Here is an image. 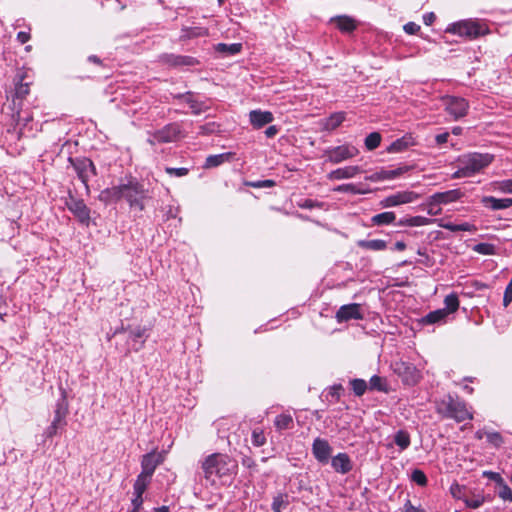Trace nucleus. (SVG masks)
<instances>
[{"label":"nucleus","instance_id":"f257e3e1","mask_svg":"<svg viewBox=\"0 0 512 512\" xmlns=\"http://www.w3.org/2000/svg\"><path fill=\"white\" fill-rule=\"evenodd\" d=\"M204 477L211 483L234 473L236 463L228 455L215 453L209 455L202 464Z\"/></svg>","mask_w":512,"mask_h":512},{"label":"nucleus","instance_id":"f03ea898","mask_svg":"<svg viewBox=\"0 0 512 512\" xmlns=\"http://www.w3.org/2000/svg\"><path fill=\"white\" fill-rule=\"evenodd\" d=\"M493 161L491 154L468 153L457 159V170L452 174L453 179L466 178L475 175Z\"/></svg>","mask_w":512,"mask_h":512},{"label":"nucleus","instance_id":"7ed1b4c3","mask_svg":"<svg viewBox=\"0 0 512 512\" xmlns=\"http://www.w3.org/2000/svg\"><path fill=\"white\" fill-rule=\"evenodd\" d=\"M436 411L443 417L454 419L456 422H463L473 418L466 404L463 401L454 399L451 395H448L437 403Z\"/></svg>","mask_w":512,"mask_h":512},{"label":"nucleus","instance_id":"20e7f679","mask_svg":"<svg viewBox=\"0 0 512 512\" xmlns=\"http://www.w3.org/2000/svg\"><path fill=\"white\" fill-rule=\"evenodd\" d=\"M446 33L475 39L489 33V28L485 22L478 19H465L453 22L448 25Z\"/></svg>","mask_w":512,"mask_h":512},{"label":"nucleus","instance_id":"39448f33","mask_svg":"<svg viewBox=\"0 0 512 512\" xmlns=\"http://www.w3.org/2000/svg\"><path fill=\"white\" fill-rule=\"evenodd\" d=\"M122 199H125L130 207H136L139 210L144 209V200L147 198V190L136 179L131 178L127 182L121 183Z\"/></svg>","mask_w":512,"mask_h":512},{"label":"nucleus","instance_id":"423d86ee","mask_svg":"<svg viewBox=\"0 0 512 512\" xmlns=\"http://www.w3.org/2000/svg\"><path fill=\"white\" fill-rule=\"evenodd\" d=\"M180 137H181L180 125L177 123H170L153 133H149L147 142L151 146H154L156 144L175 142Z\"/></svg>","mask_w":512,"mask_h":512},{"label":"nucleus","instance_id":"0eeeda50","mask_svg":"<svg viewBox=\"0 0 512 512\" xmlns=\"http://www.w3.org/2000/svg\"><path fill=\"white\" fill-rule=\"evenodd\" d=\"M445 111L453 118L458 120L464 117L469 109L466 99L458 96L446 95L441 98Z\"/></svg>","mask_w":512,"mask_h":512},{"label":"nucleus","instance_id":"6e6552de","mask_svg":"<svg viewBox=\"0 0 512 512\" xmlns=\"http://www.w3.org/2000/svg\"><path fill=\"white\" fill-rule=\"evenodd\" d=\"M359 153V150L351 145L344 144L337 147L329 148L325 151V155L327 156V161L338 164L345 160L354 158Z\"/></svg>","mask_w":512,"mask_h":512},{"label":"nucleus","instance_id":"1a4fd4ad","mask_svg":"<svg viewBox=\"0 0 512 512\" xmlns=\"http://www.w3.org/2000/svg\"><path fill=\"white\" fill-rule=\"evenodd\" d=\"M78 178L85 185L86 190H89L88 181L92 175L95 174V166L88 158H69Z\"/></svg>","mask_w":512,"mask_h":512},{"label":"nucleus","instance_id":"9d476101","mask_svg":"<svg viewBox=\"0 0 512 512\" xmlns=\"http://www.w3.org/2000/svg\"><path fill=\"white\" fill-rule=\"evenodd\" d=\"M419 197V194L414 191H399L395 194L383 198L380 201V206L383 208L396 207L399 205L412 203Z\"/></svg>","mask_w":512,"mask_h":512},{"label":"nucleus","instance_id":"9b49d317","mask_svg":"<svg viewBox=\"0 0 512 512\" xmlns=\"http://www.w3.org/2000/svg\"><path fill=\"white\" fill-rule=\"evenodd\" d=\"M164 453L153 450L142 456L141 459V473L142 475L152 478L156 468L163 463Z\"/></svg>","mask_w":512,"mask_h":512},{"label":"nucleus","instance_id":"f8f14e48","mask_svg":"<svg viewBox=\"0 0 512 512\" xmlns=\"http://www.w3.org/2000/svg\"><path fill=\"white\" fill-rule=\"evenodd\" d=\"M394 370L396 373H398L399 376L403 378V381L407 384H416L421 377L420 372L415 367V365L408 362H396L394 365Z\"/></svg>","mask_w":512,"mask_h":512},{"label":"nucleus","instance_id":"ddd939ff","mask_svg":"<svg viewBox=\"0 0 512 512\" xmlns=\"http://www.w3.org/2000/svg\"><path fill=\"white\" fill-rule=\"evenodd\" d=\"M312 454L321 464H327L332 454V447L329 442L323 438H316L312 443Z\"/></svg>","mask_w":512,"mask_h":512},{"label":"nucleus","instance_id":"4468645a","mask_svg":"<svg viewBox=\"0 0 512 512\" xmlns=\"http://www.w3.org/2000/svg\"><path fill=\"white\" fill-rule=\"evenodd\" d=\"M67 207L71 213L79 220L83 225L89 226L90 223V209L84 203L83 200L71 198L67 202Z\"/></svg>","mask_w":512,"mask_h":512},{"label":"nucleus","instance_id":"2eb2a0df","mask_svg":"<svg viewBox=\"0 0 512 512\" xmlns=\"http://www.w3.org/2000/svg\"><path fill=\"white\" fill-rule=\"evenodd\" d=\"M335 318L338 323L347 322L352 319L361 320L363 319L361 305L357 303L342 305L336 312Z\"/></svg>","mask_w":512,"mask_h":512},{"label":"nucleus","instance_id":"dca6fc26","mask_svg":"<svg viewBox=\"0 0 512 512\" xmlns=\"http://www.w3.org/2000/svg\"><path fill=\"white\" fill-rule=\"evenodd\" d=\"M331 466L335 472L340 474H347L353 468L352 461L347 453H338L332 457Z\"/></svg>","mask_w":512,"mask_h":512},{"label":"nucleus","instance_id":"f3484780","mask_svg":"<svg viewBox=\"0 0 512 512\" xmlns=\"http://www.w3.org/2000/svg\"><path fill=\"white\" fill-rule=\"evenodd\" d=\"M249 120L253 128L260 129L270 124L274 120V116L270 111L252 110L249 113Z\"/></svg>","mask_w":512,"mask_h":512},{"label":"nucleus","instance_id":"a211bd4d","mask_svg":"<svg viewBox=\"0 0 512 512\" xmlns=\"http://www.w3.org/2000/svg\"><path fill=\"white\" fill-rule=\"evenodd\" d=\"M121 183L119 185L106 188L102 190L99 195L98 199L105 205H110L113 203H117L120 200H122V193H121Z\"/></svg>","mask_w":512,"mask_h":512},{"label":"nucleus","instance_id":"6ab92c4d","mask_svg":"<svg viewBox=\"0 0 512 512\" xmlns=\"http://www.w3.org/2000/svg\"><path fill=\"white\" fill-rule=\"evenodd\" d=\"M463 196L459 189L448 190L445 192H437L432 195V201L439 205H446L458 201Z\"/></svg>","mask_w":512,"mask_h":512},{"label":"nucleus","instance_id":"aec40b11","mask_svg":"<svg viewBox=\"0 0 512 512\" xmlns=\"http://www.w3.org/2000/svg\"><path fill=\"white\" fill-rule=\"evenodd\" d=\"M361 173L359 166H346L331 171L327 177L330 180L350 179Z\"/></svg>","mask_w":512,"mask_h":512},{"label":"nucleus","instance_id":"412c9836","mask_svg":"<svg viewBox=\"0 0 512 512\" xmlns=\"http://www.w3.org/2000/svg\"><path fill=\"white\" fill-rule=\"evenodd\" d=\"M147 338V329L145 327L137 326L130 330L129 340L132 342V349L139 351Z\"/></svg>","mask_w":512,"mask_h":512},{"label":"nucleus","instance_id":"4be33fe9","mask_svg":"<svg viewBox=\"0 0 512 512\" xmlns=\"http://www.w3.org/2000/svg\"><path fill=\"white\" fill-rule=\"evenodd\" d=\"M162 60L164 63L175 67L193 66L196 63V60L193 57L174 54H166L162 56Z\"/></svg>","mask_w":512,"mask_h":512},{"label":"nucleus","instance_id":"5701e85b","mask_svg":"<svg viewBox=\"0 0 512 512\" xmlns=\"http://www.w3.org/2000/svg\"><path fill=\"white\" fill-rule=\"evenodd\" d=\"M485 207L492 210L507 209L512 206V198H495L493 196H486L482 199Z\"/></svg>","mask_w":512,"mask_h":512},{"label":"nucleus","instance_id":"b1692460","mask_svg":"<svg viewBox=\"0 0 512 512\" xmlns=\"http://www.w3.org/2000/svg\"><path fill=\"white\" fill-rule=\"evenodd\" d=\"M447 310L437 309L429 312L420 319L422 325L443 324L446 322Z\"/></svg>","mask_w":512,"mask_h":512},{"label":"nucleus","instance_id":"393cba45","mask_svg":"<svg viewBox=\"0 0 512 512\" xmlns=\"http://www.w3.org/2000/svg\"><path fill=\"white\" fill-rule=\"evenodd\" d=\"M408 169L409 168L406 167V166L399 167V168H396V169H383L381 171H378V172L374 173L371 176V180H374V181L392 180V179H395V178L399 177L403 173L407 172Z\"/></svg>","mask_w":512,"mask_h":512},{"label":"nucleus","instance_id":"a878e982","mask_svg":"<svg viewBox=\"0 0 512 512\" xmlns=\"http://www.w3.org/2000/svg\"><path fill=\"white\" fill-rule=\"evenodd\" d=\"M436 222L439 227L449 230L451 232H459V231L475 232L477 230L476 226L469 222H463L461 224L445 222L444 220H437Z\"/></svg>","mask_w":512,"mask_h":512},{"label":"nucleus","instance_id":"bb28decb","mask_svg":"<svg viewBox=\"0 0 512 512\" xmlns=\"http://www.w3.org/2000/svg\"><path fill=\"white\" fill-rule=\"evenodd\" d=\"M330 22L336 23L337 28L344 33L352 32L356 28L355 20L346 15L333 17Z\"/></svg>","mask_w":512,"mask_h":512},{"label":"nucleus","instance_id":"cd10ccee","mask_svg":"<svg viewBox=\"0 0 512 512\" xmlns=\"http://www.w3.org/2000/svg\"><path fill=\"white\" fill-rule=\"evenodd\" d=\"M413 145H415L414 138L411 135H406L391 143V145L388 147V152L399 153Z\"/></svg>","mask_w":512,"mask_h":512},{"label":"nucleus","instance_id":"c85d7f7f","mask_svg":"<svg viewBox=\"0 0 512 512\" xmlns=\"http://www.w3.org/2000/svg\"><path fill=\"white\" fill-rule=\"evenodd\" d=\"M181 97L184 99L185 103L188 104L192 113L195 115H199L208 110V106L204 102L195 99L191 93H187L186 95H182Z\"/></svg>","mask_w":512,"mask_h":512},{"label":"nucleus","instance_id":"c756f323","mask_svg":"<svg viewBox=\"0 0 512 512\" xmlns=\"http://www.w3.org/2000/svg\"><path fill=\"white\" fill-rule=\"evenodd\" d=\"M345 120V114L343 112H336L330 115L328 118L323 120V129L332 131L339 127Z\"/></svg>","mask_w":512,"mask_h":512},{"label":"nucleus","instance_id":"7c9ffc66","mask_svg":"<svg viewBox=\"0 0 512 512\" xmlns=\"http://www.w3.org/2000/svg\"><path fill=\"white\" fill-rule=\"evenodd\" d=\"M358 246L372 251H383L387 248V242L382 239L360 240Z\"/></svg>","mask_w":512,"mask_h":512},{"label":"nucleus","instance_id":"2f4dec72","mask_svg":"<svg viewBox=\"0 0 512 512\" xmlns=\"http://www.w3.org/2000/svg\"><path fill=\"white\" fill-rule=\"evenodd\" d=\"M396 219V214L392 211H386L372 216L371 223L376 226L392 224Z\"/></svg>","mask_w":512,"mask_h":512},{"label":"nucleus","instance_id":"473e14b6","mask_svg":"<svg viewBox=\"0 0 512 512\" xmlns=\"http://www.w3.org/2000/svg\"><path fill=\"white\" fill-rule=\"evenodd\" d=\"M394 442L399 447L400 451L406 450L411 443L409 433L405 430H398L394 435Z\"/></svg>","mask_w":512,"mask_h":512},{"label":"nucleus","instance_id":"72a5a7b5","mask_svg":"<svg viewBox=\"0 0 512 512\" xmlns=\"http://www.w3.org/2000/svg\"><path fill=\"white\" fill-rule=\"evenodd\" d=\"M231 153H222L217 155H210L206 158L205 167L213 168L221 165L225 161H228L231 158Z\"/></svg>","mask_w":512,"mask_h":512},{"label":"nucleus","instance_id":"f704fd0d","mask_svg":"<svg viewBox=\"0 0 512 512\" xmlns=\"http://www.w3.org/2000/svg\"><path fill=\"white\" fill-rule=\"evenodd\" d=\"M67 414V407L63 402H58L56 405V409L54 412V419L52 421V424L57 425L58 427H61L66 424L65 417Z\"/></svg>","mask_w":512,"mask_h":512},{"label":"nucleus","instance_id":"c9c22d12","mask_svg":"<svg viewBox=\"0 0 512 512\" xmlns=\"http://www.w3.org/2000/svg\"><path fill=\"white\" fill-rule=\"evenodd\" d=\"M150 481H151L150 477L139 474L137 476V479L135 480L134 485H133L134 495H143V493L146 491Z\"/></svg>","mask_w":512,"mask_h":512},{"label":"nucleus","instance_id":"e433bc0d","mask_svg":"<svg viewBox=\"0 0 512 512\" xmlns=\"http://www.w3.org/2000/svg\"><path fill=\"white\" fill-rule=\"evenodd\" d=\"M486 501V498L483 494L477 493L472 494L471 497L467 496L465 498V506L471 509H477L482 506Z\"/></svg>","mask_w":512,"mask_h":512},{"label":"nucleus","instance_id":"4c0bfd02","mask_svg":"<svg viewBox=\"0 0 512 512\" xmlns=\"http://www.w3.org/2000/svg\"><path fill=\"white\" fill-rule=\"evenodd\" d=\"M444 304L445 308L443 309L447 310V315L456 312L459 307L458 296L455 293L447 295L444 299Z\"/></svg>","mask_w":512,"mask_h":512},{"label":"nucleus","instance_id":"58836bf2","mask_svg":"<svg viewBox=\"0 0 512 512\" xmlns=\"http://www.w3.org/2000/svg\"><path fill=\"white\" fill-rule=\"evenodd\" d=\"M242 45L240 43H233V44H225V43H219L216 46V50L221 53H225L228 55H234L241 51Z\"/></svg>","mask_w":512,"mask_h":512},{"label":"nucleus","instance_id":"ea45409f","mask_svg":"<svg viewBox=\"0 0 512 512\" xmlns=\"http://www.w3.org/2000/svg\"><path fill=\"white\" fill-rule=\"evenodd\" d=\"M293 423V418L290 414H280L275 418L274 424L280 429H288Z\"/></svg>","mask_w":512,"mask_h":512},{"label":"nucleus","instance_id":"a19ab883","mask_svg":"<svg viewBox=\"0 0 512 512\" xmlns=\"http://www.w3.org/2000/svg\"><path fill=\"white\" fill-rule=\"evenodd\" d=\"M436 221L437 219L427 218L424 216H412L409 217V227L427 226L435 223Z\"/></svg>","mask_w":512,"mask_h":512},{"label":"nucleus","instance_id":"79ce46f5","mask_svg":"<svg viewBox=\"0 0 512 512\" xmlns=\"http://www.w3.org/2000/svg\"><path fill=\"white\" fill-rule=\"evenodd\" d=\"M381 142V135L378 132H372L365 138V146L368 150L376 149Z\"/></svg>","mask_w":512,"mask_h":512},{"label":"nucleus","instance_id":"37998d69","mask_svg":"<svg viewBox=\"0 0 512 512\" xmlns=\"http://www.w3.org/2000/svg\"><path fill=\"white\" fill-rule=\"evenodd\" d=\"M473 251L482 255H494L496 253V248L490 243H478L474 245Z\"/></svg>","mask_w":512,"mask_h":512},{"label":"nucleus","instance_id":"c03bdc74","mask_svg":"<svg viewBox=\"0 0 512 512\" xmlns=\"http://www.w3.org/2000/svg\"><path fill=\"white\" fill-rule=\"evenodd\" d=\"M350 384L356 396H362L367 390V383L363 379H353Z\"/></svg>","mask_w":512,"mask_h":512},{"label":"nucleus","instance_id":"a18cd8bd","mask_svg":"<svg viewBox=\"0 0 512 512\" xmlns=\"http://www.w3.org/2000/svg\"><path fill=\"white\" fill-rule=\"evenodd\" d=\"M288 505V500L286 495L279 494L274 497L272 502V510L274 512H282Z\"/></svg>","mask_w":512,"mask_h":512},{"label":"nucleus","instance_id":"49530a36","mask_svg":"<svg viewBox=\"0 0 512 512\" xmlns=\"http://www.w3.org/2000/svg\"><path fill=\"white\" fill-rule=\"evenodd\" d=\"M466 489L464 486L458 484L457 482H454L451 486H450V493L451 495L455 498V499H459V500H462L463 502H465V498L467 497L466 495Z\"/></svg>","mask_w":512,"mask_h":512},{"label":"nucleus","instance_id":"de8ad7c7","mask_svg":"<svg viewBox=\"0 0 512 512\" xmlns=\"http://www.w3.org/2000/svg\"><path fill=\"white\" fill-rule=\"evenodd\" d=\"M498 496L504 501H512V490L504 481L498 484Z\"/></svg>","mask_w":512,"mask_h":512},{"label":"nucleus","instance_id":"09e8293b","mask_svg":"<svg viewBox=\"0 0 512 512\" xmlns=\"http://www.w3.org/2000/svg\"><path fill=\"white\" fill-rule=\"evenodd\" d=\"M425 205H426L427 213L430 216H437L442 213V209H441L439 203H435L434 201H432V195L427 198Z\"/></svg>","mask_w":512,"mask_h":512},{"label":"nucleus","instance_id":"8fccbe9b","mask_svg":"<svg viewBox=\"0 0 512 512\" xmlns=\"http://www.w3.org/2000/svg\"><path fill=\"white\" fill-rule=\"evenodd\" d=\"M411 480L415 482L419 486H426L427 485V477L425 473L420 469H414L411 473Z\"/></svg>","mask_w":512,"mask_h":512},{"label":"nucleus","instance_id":"3c124183","mask_svg":"<svg viewBox=\"0 0 512 512\" xmlns=\"http://www.w3.org/2000/svg\"><path fill=\"white\" fill-rule=\"evenodd\" d=\"M487 441L495 447H499L503 443V438L500 433L490 431L485 433Z\"/></svg>","mask_w":512,"mask_h":512},{"label":"nucleus","instance_id":"603ef678","mask_svg":"<svg viewBox=\"0 0 512 512\" xmlns=\"http://www.w3.org/2000/svg\"><path fill=\"white\" fill-rule=\"evenodd\" d=\"M334 191L343 192V193H351V194L362 193V191L359 188H357L356 185L351 184V183L339 185L334 189Z\"/></svg>","mask_w":512,"mask_h":512},{"label":"nucleus","instance_id":"864d4df0","mask_svg":"<svg viewBox=\"0 0 512 512\" xmlns=\"http://www.w3.org/2000/svg\"><path fill=\"white\" fill-rule=\"evenodd\" d=\"M369 384L370 389L385 391V383L383 379L378 375H373L369 380Z\"/></svg>","mask_w":512,"mask_h":512},{"label":"nucleus","instance_id":"5fc2aeb1","mask_svg":"<svg viewBox=\"0 0 512 512\" xmlns=\"http://www.w3.org/2000/svg\"><path fill=\"white\" fill-rule=\"evenodd\" d=\"M266 442L265 435L262 430L255 429L252 432V443L253 445L260 447Z\"/></svg>","mask_w":512,"mask_h":512},{"label":"nucleus","instance_id":"6e6d98bb","mask_svg":"<svg viewBox=\"0 0 512 512\" xmlns=\"http://www.w3.org/2000/svg\"><path fill=\"white\" fill-rule=\"evenodd\" d=\"M219 126L215 122H209L199 127V134L208 135L218 131Z\"/></svg>","mask_w":512,"mask_h":512},{"label":"nucleus","instance_id":"4d7b16f0","mask_svg":"<svg viewBox=\"0 0 512 512\" xmlns=\"http://www.w3.org/2000/svg\"><path fill=\"white\" fill-rule=\"evenodd\" d=\"M29 93V85L28 83H22V78H20V81L16 84L15 87V95L18 98H23Z\"/></svg>","mask_w":512,"mask_h":512},{"label":"nucleus","instance_id":"13d9d810","mask_svg":"<svg viewBox=\"0 0 512 512\" xmlns=\"http://www.w3.org/2000/svg\"><path fill=\"white\" fill-rule=\"evenodd\" d=\"M165 172L171 176L183 177L188 174L189 170L185 167H180V168L166 167Z\"/></svg>","mask_w":512,"mask_h":512},{"label":"nucleus","instance_id":"bf43d9fd","mask_svg":"<svg viewBox=\"0 0 512 512\" xmlns=\"http://www.w3.org/2000/svg\"><path fill=\"white\" fill-rule=\"evenodd\" d=\"M404 31L409 35H414L420 30V26L415 22H408L403 27Z\"/></svg>","mask_w":512,"mask_h":512},{"label":"nucleus","instance_id":"052dcab7","mask_svg":"<svg viewBox=\"0 0 512 512\" xmlns=\"http://www.w3.org/2000/svg\"><path fill=\"white\" fill-rule=\"evenodd\" d=\"M143 495H134L133 499L131 500V503H132V510L131 511H135V512H139L142 505H143Z\"/></svg>","mask_w":512,"mask_h":512},{"label":"nucleus","instance_id":"680f3d73","mask_svg":"<svg viewBox=\"0 0 512 512\" xmlns=\"http://www.w3.org/2000/svg\"><path fill=\"white\" fill-rule=\"evenodd\" d=\"M299 206L301 208H305V209H312V208H315V207H322V204L319 203V202H316L312 199H305L303 200L302 202L299 203Z\"/></svg>","mask_w":512,"mask_h":512},{"label":"nucleus","instance_id":"e2e57ef3","mask_svg":"<svg viewBox=\"0 0 512 512\" xmlns=\"http://www.w3.org/2000/svg\"><path fill=\"white\" fill-rule=\"evenodd\" d=\"M274 185H275V182L270 179L250 183V186H252L254 188H267V187H272Z\"/></svg>","mask_w":512,"mask_h":512},{"label":"nucleus","instance_id":"0e129e2a","mask_svg":"<svg viewBox=\"0 0 512 512\" xmlns=\"http://www.w3.org/2000/svg\"><path fill=\"white\" fill-rule=\"evenodd\" d=\"M401 512H425V510L420 506L416 507L412 505L410 500H407Z\"/></svg>","mask_w":512,"mask_h":512},{"label":"nucleus","instance_id":"69168bd1","mask_svg":"<svg viewBox=\"0 0 512 512\" xmlns=\"http://www.w3.org/2000/svg\"><path fill=\"white\" fill-rule=\"evenodd\" d=\"M498 188L502 192L512 193V179L501 181L498 184Z\"/></svg>","mask_w":512,"mask_h":512},{"label":"nucleus","instance_id":"338daca9","mask_svg":"<svg viewBox=\"0 0 512 512\" xmlns=\"http://www.w3.org/2000/svg\"><path fill=\"white\" fill-rule=\"evenodd\" d=\"M190 36L198 37V36H206L208 35V30L205 28H192L190 30Z\"/></svg>","mask_w":512,"mask_h":512},{"label":"nucleus","instance_id":"774afa93","mask_svg":"<svg viewBox=\"0 0 512 512\" xmlns=\"http://www.w3.org/2000/svg\"><path fill=\"white\" fill-rule=\"evenodd\" d=\"M436 19V16L433 12H429L423 15V22L425 25L430 26Z\"/></svg>","mask_w":512,"mask_h":512}]
</instances>
